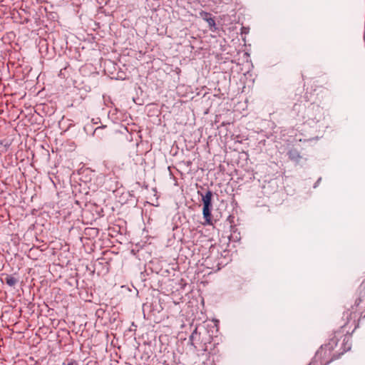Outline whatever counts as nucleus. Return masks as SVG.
Returning a JSON list of instances; mask_svg holds the SVG:
<instances>
[{"label":"nucleus","instance_id":"1","mask_svg":"<svg viewBox=\"0 0 365 365\" xmlns=\"http://www.w3.org/2000/svg\"><path fill=\"white\" fill-rule=\"evenodd\" d=\"M351 336L342 329L334 331L328 343L322 345L317 351L314 360L327 365L338 359L341 355L351 349Z\"/></svg>","mask_w":365,"mask_h":365},{"label":"nucleus","instance_id":"2","mask_svg":"<svg viewBox=\"0 0 365 365\" xmlns=\"http://www.w3.org/2000/svg\"><path fill=\"white\" fill-rule=\"evenodd\" d=\"M365 317V293L360 292L351 307L343 312L340 328L351 336Z\"/></svg>","mask_w":365,"mask_h":365},{"label":"nucleus","instance_id":"3","mask_svg":"<svg viewBox=\"0 0 365 365\" xmlns=\"http://www.w3.org/2000/svg\"><path fill=\"white\" fill-rule=\"evenodd\" d=\"M204 258L203 265L207 269H220L221 267L225 265L228 260L222 252H207Z\"/></svg>","mask_w":365,"mask_h":365},{"label":"nucleus","instance_id":"4","mask_svg":"<svg viewBox=\"0 0 365 365\" xmlns=\"http://www.w3.org/2000/svg\"><path fill=\"white\" fill-rule=\"evenodd\" d=\"M212 337L207 333L194 332L190 336L192 344L199 350L207 351V344L211 343Z\"/></svg>","mask_w":365,"mask_h":365},{"label":"nucleus","instance_id":"5","mask_svg":"<svg viewBox=\"0 0 365 365\" xmlns=\"http://www.w3.org/2000/svg\"><path fill=\"white\" fill-rule=\"evenodd\" d=\"M212 192L207 191L205 195L202 196L203 210L202 214L205 218V222L204 225H212L211 220V207H212Z\"/></svg>","mask_w":365,"mask_h":365},{"label":"nucleus","instance_id":"6","mask_svg":"<svg viewBox=\"0 0 365 365\" xmlns=\"http://www.w3.org/2000/svg\"><path fill=\"white\" fill-rule=\"evenodd\" d=\"M200 15L203 20L207 22L210 29L215 26V21L213 18L211 17L210 14L205 11H202L200 13Z\"/></svg>","mask_w":365,"mask_h":365},{"label":"nucleus","instance_id":"7","mask_svg":"<svg viewBox=\"0 0 365 365\" xmlns=\"http://www.w3.org/2000/svg\"><path fill=\"white\" fill-rule=\"evenodd\" d=\"M5 280L6 283L10 287H14L18 282V279L15 277L9 274H6Z\"/></svg>","mask_w":365,"mask_h":365},{"label":"nucleus","instance_id":"8","mask_svg":"<svg viewBox=\"0 0 365 365\" xmlns=\"http://www.w3.org/2000/svg\"><path fill=\"white\" fill-rule=\"evenodd\" d=\"M64 365H78V364L76 360L72 359Z\"/></svg>","mask_w":365,"mask_h":365},{"label":"nucleus","instance_id":"9","mask_svg":"<svg viewBox=\"0 0 365 365\" xmlns=\"http://www.w3.org/2000/svg\"><path fill=\"white\" fill-rule=\"evenodd\" d=\"M309 365H314L313 363L309 364Z\"/></svg>","mask_w":365,"mask_h":365}]
</instances>
